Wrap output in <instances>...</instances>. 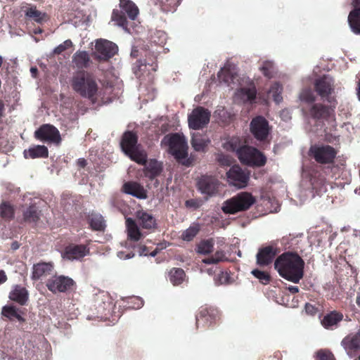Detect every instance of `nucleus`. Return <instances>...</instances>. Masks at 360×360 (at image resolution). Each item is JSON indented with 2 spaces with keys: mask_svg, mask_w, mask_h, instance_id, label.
<instances>
[{
  "mask_svg": "<svg viewBox=\"0 0 360 360\" xmlns=\"http://www.w3.org/2000/svg\"><path fill=\"white\" fill-rule=\"evenodd\" d=\"M126 227L128 238L134 241H138L141 238L142 233L134 219L131 218H127Z\"/></svg>",
  "mask_w": 360,
  "mask_h": 360,
  "instance_id": "7c9ffc66",
  "label": "nucleus"
},
{
  "mask_svg": "<svg viewBox=\"0 0 360 360\" xmlns=\"http://www.w3.org/2000/svg\"><path fill=\"white\" fill-rule=\"evenodd\" d=\"M199 231V228L197 225L191 226L186 230H185L182 235L181 238L185 241H191L197 235Z\"/></svg>",
  "mask_w": 360,
  "mask_h": 360,
  "instance_id": "c03bdc74",
  "label": "nucleus"
},
{
  "mask_svg": "<svg viewBox=\"0 0 360 360\" xmlns=\"http://www.w3.org/2000/svg\"><path fill=\"white\" fill-rule=\"evenodd\" d=\"M120 6L122 11L126 13L131 20H135L139 13L136 5L130 0H120Z\"/></svg>",
  "mask_w": 360,
  "mask_h": 360,
  "instance_id": "2f4dec72",
  "label": "nucleus"
},
{
  "mask_svg": "<svg viewBox=\"0 0 360 360\" xmlns=\"http://www.w3.org/2000/svg\"><path fill=\"white\" fill-rule=\"evenodd\" d=\"M7 280V276L4 271H0V284L5 283Z\"/></svg>",
  "mask_w": 360,
  "mask_h": 360,
  "instance_id": "4d7b16f0",
  "label": "nucleus"
},
{
  "mask_svg": "<svg viewBox=\"0 0 360 360\" xmlns=\"http://www.w3.org/2000/svg\"><path fill=\"white\" fill-rule=\"evenodd\" d=\"M22 11L26 17L34 20L38 23H41L48 20L46 13L38 11L36 6L25 5L22 6Z\"/></svg>",
  "mask_w": 360,
  "mask_h": 360,
  "instance_id": "393cba45",
  "label": "nucleus"
},
{
  "mask_svg": "<svg viewBox=\"0 0 360 360\" xmlns=\"http://www.w3.org/2000/svg\"><path fill=\"white\" fill-rule=\"evenodd\" d=\"M8 297L20 305H25L28 300L29 293L25 288L15 285L10 292Z\"/></svg>",
  "mask_w": 360,
  "mask_h": 360,
  "instance_id": "4be33fe9",
  "label": "nucleus"
},
{
  "mask_svg": "<svg viewBox=\"0 0 360 360\" xmlns=\"http://www.w3.org/2000/svg\"><path fill=\"white\" fill-rule=\"evenodd\" d=\"M214 242L212 239L200 241L197 246V252L202 255H207L212 252Z\"/></svg>",
  "mask_w": 360,
  "mask_h": 360,
  "instance_id": "a19ab883",
  "label": "nucleus"
},
{
  "mask_svg": "<svg viewBox=\"0 0 360 360\" xmlns=\"http://www.w3.org/2000/svg\"><path fill=\"white\" fill-rule=\"evenodd\" d=\"M112 20L116 22V25L127 30V20L124 15L118 11L114 10L112 13Z\"/></svg>",
  "mask_w": 360,
  "mask_h": 360,
  "instance_id": "37998d69",
  "label": "nucleus"
},
{
  "mask_svg": "<svg viewBox=\"0 0 360 360\" xmlns=\"http://www.w3.org/2000/svg\"><path fill=\"white\" fill-rule=\"evenodd\" d=\"M157 34H158L160 37H163V38H164V39H165V37H166V35H165V34L163 32L159 31V32H157Z\"/></svg>",
  "mask_w": 360,
  "mask_h": 360,
  "instance_id": "338daca9",
  "label": "nucleus"
},
{
  "mask_svg": "<svg viewBox=\"0 0 360 360\" xmlns=\"http://www.w3.org/2000/svg\"><path fill=\"white\" fill-rule=\"evenodd\" d=\"M210 115V112L202 107L193 109L188 117L189 128L195 130L202 129L209 123Z\"/></svg>",
  "mask_w": 360,
  "mask_h": 360,
  "instance_id": "6e6552de",
  "label": "nucleus"
},
{
  "mask_svg": "<svg viewBox=\"0 0 360 360\" xmlns=\"http://www.w3.org/2000/svg\"><path fill=\"white\" fill-rule=\"evenodd\" d=\"M39 219V211L34 205H30L23 211V219L26 222L35 223Z\"/></svg>",
  "mask_w": 360,
  "mask_h": 360,
  "instance_id": "f704fd0d",
  "label": "nucleus"
},
{
  "mask_svg": "<svg viewBox=\"0 0 360 360\" xmlns=\"http://www.w3.org/2000/svg\"><path fill=\"white\" fill-rule=\"evenodd\" d=\"M309 115L316 120L334 118V110L321 103H313L309 108Z\"/></svg>",
  "mask_w": 360,
  "mask_h": 360,
  "instance_id": "a211bd4d",
  "label": "nucleus"
},
{
  "mask_svg": "<svg viewBox=\"0 0 360 360\" xmlns=\"http://www.w3.org/2000/svg\"><path fill=\"white\" fill-rule=\"evenodd\" d=\"M352 5L354 10L349 14L348 22L352 31L360 34V0H353Z\"/></svg>",
  "mask_w": 360,
  "mask_h": 360,
  "instance_id": "aec40b11",
  "label": "nucleus"
},
{
  "mask_svg": "<svg viewBox=\"0 0 360 360\" xmlns=\"http://www.w3.org/2000/svg\"><path fill=\"white\" fill-rule=\"evenodd\" d=\"M73 284L74 281L72 278L68 276H58L49 279L46 286L50 291L56 293L57 292H65L70 289Z\"/></svg>",
  "mask_w": 360,
  "mask_h": 360,
  "instance_id": "2eb2a0df",
  "label": "nucleus"
},
{
  "mask_svg": "<svg viewBox=\"0 0 360 360\" xmlns=\"http://www.w3.org/2000/svg\"><path fill=\"white\" fill-rule=\"evenodd\" d=\"M260 71L263 75L268 77L271 78L276 72V68L272 61L265 60L259 68Z\"/></svg>",
  "mask_w": 360,
  "mask_h": 360,
  "instance_id": "ea45409f",
  "label": "nucleus"
},
{
  "mask_svg": "<svg viewBox=\"0 0 360 360\" xmlns=\"http://www.w3.org/2000/svg\"><path fill=\"white\" fill-rule=\"evenodd\" d=\"M300 99L302 101L313 104L315 101L316 96L313 91L309 89H304L300 94Z\"/></svg>",
  "mask_w": 360,
  "mask_h": 360,
  "instance_id": "49530a36",
  "label": "nucleus"
},
{
  "mask_svg": "<svg viewBox=\"0 0 360 360\" xmlns=\"http://www.w3.org/2000/svg\"><path fill=\"white\" fill-rule=\"evenodd\" d=\"M226 259L225 254L223 251H217L210 258L202 259V262L206 264H217Z\"/></svg>",
  "mask_w": 360,
  "mask_h": 360,
  "instance_id": "a18cd8bd",
  "label": "nucleus"
},
{
  "mask_svg": "<svg viewBox=\"0 0 360 360\" xmlns=\"http://www.w3.org/2000/svg\"><path fill=\"white\" fill-rule=\"evenodd\" d=\"M1 313L4 316L8 318L11 320L14 319H16L19 321H22L24 320L21 315L18 313V309L13 305L4 306L2 308Z\"/></svg>",
  "mask_w": 360,
  "mask_h": 360,
  "instance_id": "c9c22d12",
  "label": "nucleus"
},
{
  "mask_svg": "<svg viewBox=\"0 0 360 360\" xmlns=\"http://www.w3.org/2000/svg\"><path fill=\"white\" fill-rule=\"evenodd\" d=\"M161 145L167 146L169 153L177 161L183 165H188V144L187 140L184 135L178 133L167 135L162 139Z\"/></svg>",
  "mask_w": 360,
  "mask_h": 360,
  "instance_id": "7ed1b4c3",
  "label": "nucleus"
},
{
  "mask_svg": "<svg viewBox=\"0 0 360 360\" xmlns=\"http://www.w3.org/2000/svg\"><path fill=\"white\" fill-rule=\"evenodd\" d=\"M0 217L5 220H9L13 218L14 209L9 202H3L0 205Z\"/></svg>",
  "mask_w": 360,
  "mask_h": 360,
  "instance_id": "4c0bfd02",
  "label": "nucleus"
},
{
  "mask_svg": "<svg viewBox=\"0 0 360 360\" xmlns=\"http://www.w3.org/2000/svg\"><path fill=\"white\" fill-rule=\"evenodd\" d=\"M138 252L140 256H146L148 255L147 248L145 245L140 246L138 250Z\"/></svg>",
  "mask_w": 360,
  "mask_h": 360,
  "instance_id": "6e6d98bb",
  "label": "nucleus"
},
{
  "mask_svg": "<svg viewBox=\"0 0 360 360\" xmlns=\"http://www.w3.org/2000/svg\"><path fill=\"white\" fill-rule=\"evenodd\" d=\"M219 182L217 178L210 175H203L199 178L197 186L202 194L212 196L218 191Z\"/></svg>",
  "mask_w": 360,
  "mask_h": 360,
  "instance_id": "ddd939ff",
  "label": "nucleus"
},
{
  "mask_svg": "<svg viewBox=\"0 0 360 360\" xmlns=\"http://www.w3.org/2000/svg\"><path fill=\"white\" fill-rule=\"evenodd\" d=\"M211 141L209 137L199 132L191 134V144L193 150L199 153H205Z\"/></svg>",
  "mask_w": 360,
  "mask_h": 360,
  "instance_id": "412c9836",
  "label": "nucleus"
},
{
  "mask_svg": "<svg viewBox=\"0 0 360 360\" xmlns=\"http://www.w3.org/2000/svg\"><path fill=\"white\" fill-rule=\"evenodd\" d=\"M53 264L51 262H41L33 266L32 278L34 280L41 279L50 275L53 271Z\"/></svg>",
  "mask_w": 360,
  "mask_h": 360,
  "instance_id": "b1692460",
  "label": "nucleus"
},
{
  "mask_svg": "<svg viewBox=\"0 0 360 360\" xmlns=\"http://www.w3.org/2000/svg\"><path fill=\"white\" fill-rule=\"evenodd\" d=\"M315 90L322 99L332 103L334 98L330 94L334 90V80L328 76L324 75L316 80L314 83Z\"/></svg>",
  "mask_w": 360,
  "mask_h": 360,
  "instance_id": "9d476101",
  "label": "nucleus"
},
{
  "mask_svg": "<svg viewBox=\"0 0 360 360\" xmlns=\"http://www.w3.org/2000/svg\"><path fill=\"white\" fill-rule=\"evenodd\" d=\"M240 161L250 166H262L266 162V158L257 149L250 146H243L237 150Z\"/></svg>",
  "mask_w": 360,
  "mask_h": 360,
  "instance_id": "423d86ee",
  "label": "nucleus"
},
{
  "mask_svg": "<svg viewBox=\"0 0 360 360\" xmlns=\"http://www.w3.org/2000/svg\"><path fill=\"white\" fill-rule=\"evenodd\" d=\"M227 180L229 184L237 188H243L247 186L250 174L238 165H234L226 172Z\"/></svg>",
  "mask_w": 360,
  "mask_h": 360,
  "instance_id": "1a4fd4ad",
  "label": "nucleus"
},
{
  "mask_svg": "<svg viewBox=\"0 0 360 360\" xmlns=\"http://www.w3.org/2000/svg\"><path fill=\"white\" fill-rule=\"evenodd\" d=\"M219 276L220 277L221 279H224V281H225L226 280V274H224L223 272H221Z\"/></svg>",
  "mask_w": 360,
  "mask_h": 360,
  "instance_id": "69168bd1",
  "label": "nucleus"
},
{
  "mask_svg": "<svg viewBox=\"0 0 360 360\" xmlns=\"http://www.w3.org/2000/svg\"><path fill=\"white\" fill-rule=\"evenodd\" d=\"M136 217L143 229H151L156 226V221L153 214L144 210L138 211L136 212Z\"/></svg>",
  "mask_w": 360,
  "mask_h": 360,
  "instance_id": "cd10ccee",
  "label": "nucleus"
},
{
  "mask_svg": "<svg viewBox=\"0 0 360 360\" xmlns=\"http://www.w3.org/2000/svg\"><path fill=\"white\" fill-rule=\"evenodd\" d=\"M278 248L274 245H268L260 249L257 254V263L259 266H266L269 264L276 254Z\"/></svg>",
  "mask_w": 360,
  "mask_h": 360,
  "instance_id": "6ab92c4d",
  "label": "nucleus"
},
{
  "mask_svg": "<svg viewBox=\"0 0 360 360\" xmlns=\"http://www.w3.org/2000/svg\"><path fill=\"white\" fill-rule=\"evenodd\" d=\"M90 226L94 230L101 231L104 229L105 224L101 215L95 214L90 217Z\"/></svg>",
  "mask_w": 360,
  "mask_h": 360,
  "instance_id": "79ce46f5",
  "label": "nucleus"
},
{
  "mask_svg": "<svg viewBox=\"0 0 360 360\" xmlns=\"http://www.w3.org/2000/svg\"><path fill=\"white\" fill-rule=\"evenodd\" d=\"M35 137L44 142L58 144L61 141L59 131L53 126L44 124L35 133Z\"/></svg>",
  "mask_w": 360,
  "mask_h": 360,
  "instance_id": "f8f14e48",
  "label": "nucleus"
},
{
  "mask_svg": "<svg viewBox=\"0 0 360 360\" xmlns=\"http://www.w3.org/2000/svg\"><path fill=\"white\" fill-rule=\"evenodd\" d=\"M305 311L309 315H314L317 312V309L314 305L307 303L305 304Z\"/></svg>",
  "mask_w": 360,
  "mask_h": 360,
  "instance_id": "603ef678",
  "label": "nucleus"
},
{
  "mask_svg": "<svg viewBox=\"0 0 360 360\" xmlns=\"http://www.w3.org/2000/svg\"><path fill=\"white\" fill-rule=\"evenodd\" d=\"M23 154L25 158L34 159L46 158L48 157L49 152L46 146L37 145L25 150Z\"/></svg>",
  "mask_w": 360,
  "mask_h": 360,
  "instance_id": "c756f323",
  "label": "nucleus"
},
{
  "mask_svg": "<svg viewBox=\"0 0 360 360\" xmlns=\"http://www.w3.org/2000/svg\"><path fill=\"white\" fill-rule=\"evenodd\" d=\"M144 165H146L144 168L145 176L150 179L158 176L162 170V164L155 160H150L147 164L146 162Z\"/></svg>",
  "mask_w": 360,
  "mask_h": 360,
  "instance_id": "c85d7f7f",
  "label": "nucleus"
},
{
  "mask_svg": "<svg viewBox=\"0 0 360 360\" xmlns=\"http://www.w3.org/2000/svg\"><path fill=\"white\" fill-rule=\"evenodd\" d=\"M304 262L297 255L285 252L280 255L274 262V267L279 275L294 283H297L304 275Z\"/></svg>",
  "mask_w": 360,
  "mask_h": 360,
  "instance_id": "f257e3e1",
  "label": "nucleus"
},
{
  "mask_svg": "<svg viewBox=\"0 0 360 360\" xmlns=\"http://www.w3.org/2000/svg\"><path fill=\"white\" fill-rule=\"evenodd\" d=\"M74 91L84 98L94 100L98 93V84L95 78L89 73L82 71L75 74L70 80Z\"/></svg>",
  "mask_w": 360,
  "mask_h": 360,
  "instance_id": "f03ea898",
  "label": "nucleus"
},
{
  "mask_svg": "<svg viewBox=\"0 0 360 360\" xmlns=\"http://www.w3.org/2000/svg\"><path fill=\"white\" fill-rule=\"evenodd\" d=\"M280 116L285 121L290 119V114L288 110H283L281 112Z\"/></svg>",
  "mask_w": 360,
  "mask_h": 360,
  "instance_id": "5fc2aeb1",
  "label": "nucleus"
},
{
  "mask_svg": "<svg viewBox=\"0 0 360 360\" xmlns=\"http://www.w3.org/2000/svg\"><path fill=\"white\" fill-rule=\"evenodd\" d=\"M309 155L320 164H328L333 162L337 152L328 145H314L309 149Z\"/></svg>",
  "mask_w": 360,
  "mask_h": 360,
  "instance_id": "0eeeda50",
  "label": "nucleus"
},
{
  "mask_svg": "<svg viewBox=\"0 0 360 360\" xmlns=\"http://www.w3.org/2000/svg\"><path fill=\"white\" fill-rule=\"evenodd\" d=\"M357 96H358L359 100L360 101V79H359V82L358 83Z\"/></svg>",
  "mask_w": 360,
  "mask_h": 360,
  "instance_id": "0e129e2a",
  "label": "nucleus"
},
{
  "mask_svg": "<svg viewBox=\"0 0 360 360\" xmlns=\"http://www.w3.org/2000/svg\"><path fill=\"white\" fill-rule=\"evenodd\" d=\"M121 148L131 160L138 164L143 165L147 162V154L137 145V137L133 132L124 133L121 141Z\"/></svg>",
  "mask_w": 360,
  "mask_h": 360,
  "instance_id": "20e7f679",
  "label": "nucleus"
},
{
  "mask_svg": "<svg viewBox=\"0 0 360 360\" xmlns=\"http://www.w3.org/2000/svg\"><path fill=\"white\" fill-rule=\"evenodd\" d=\"M288 290L292 293H297L299 292V288L297 286L291 285L288 287Z\"/></svg>",
  "mask_w": 360,
  "mask_h": 360,
  "instance_id": "052dcab7",
  "label": "nucleus"
},
{
  "mask_svg": "<svg viewBox=\"0 0 360 360\" xmlns=\"http://www.w3.org/2000/svg\"><path fill=\"white\" fill-rule=\"evenodd\" d=\"M255 202L251 193L240 192L224 202L221 210L226 214H235L248 210Z\"/></svg>",
  "mask_w": 360,
  "mask_h": 360,
  "instance_id": "39448f33",
  "label": "nucleus"
},
{
  "mask_svg": "<svg viewBox=\"0 0 360 360\" xmlns=\"http://www.w3.org/2000/svg\"><path fill=\"white\" fill-rule=\"evenodd\" d=\"M134 254L131 252L125 253L124 252L120 251L117 252V257L121 259H127L134 257Z\"/></svg>",
  "mask_w": 360,
  "mask_h": 360,
  "instance_id": "864d4df0",
  "label": "nucleus"
},
{
  "mask_svg": "<svg viewBox=\"0 0 360 360\" xmlns=\"http://www.w3.org/2000/svg\"><path fill=\"white\" fill-rule=\"evenodd\" d=\"M316 354L319 360H335L333 354L329 351L320 350Z\"/></svg>",
  "mask_w": 360,
  "mask_h": 360,
  "instance_id": "8fccbe9b",
  "label": "nucleus"
},
{
  "mask_svg": "<svg viewBox=\"0 0 360 360\" xmlns=\"http://www.w3.org/2000/svg\"><path fill=\"white\" fill-rule=\"evenodd\" d=\"M250 130L257 139L264 140L267 137L269 132L268 122L263 117L258 116L252 120Z\"/></svg>",
  "mask_w": 360,
  "mask_h": 360,
  "instance_id": "f3484780",
  "label": "nucleus"
},
{
  "mask_svg": "<svg viewBox=\"0 0 360 360\" xmlns=\"http://www.w3.org/2000/svg\"><path fill=\"white\" fill-rule=\"evenodd\" d=\"M95 56L99 60H107L112 57L118 51L117 46L106 39H97L95 44Z\"/></svg>",
  "mask_w": 360,
  "mask_h": 360,
  "instance_id": "9b49d317",
  "label": "nucleus"
},
{
  "mask_svg": "<svg viewBox=\"0 0 360 360\" xmlns=\"http://www.w3.org/2000/svg\"><path fill=\"white\" fill-rule=\"evenodd\" d=\"M169 281L174 285L181 284L185 276V273L183 269L179 268H174L169 271Z\"/></svg>",
  "mask_w": 360,
  "mask_h": 360,
  "instance_id": "e433bc0d",
  "label": "nucleus"
},
{
  "mask_svg": "<svg viewBox=\"0 0 360 360\" xmlns=\"http://www.w3.org/2000/svg\"><path fill=\"white\" fill-rule=\"evenodd\" d=\"M122 190L125 193L139 199H146L147 198L146 191L136 182L130 181L125 183L123 185Z\"/></svg>",
  "mask_w": 360,
  "mask_h": 360,
  "instance_id": "5701e85b",
  "label": "nucleus"
},
{
  "mask_svg": "<svg viewBox=\"0 0 360 360\" xmlns=\"http://www.w3.org/2000/svg\"><path fill=\"white\" fill-rule=\"evenodd\" d=\"M342 319L343 314L342 313L333 311L323 317L321 323L325 328L333 329Z\"/></svg>",
  "mask_w": 360,
  "mask_h": 360,
  "instance_id": "bb28decb",
  "label": "nucleus"
},
{
  "mask_svg": "<svg viewBox=\"0 0 360 360\" xmlns=\"http://www.w3.org/2000/svg\"><path fill=\"white\" fill-rule=\"evenodd\" d=\"M341 346L350 358L354 357L360 349V329L345 336L341 341Z\"/></svg>",
  "mask_w": 360,
  "mask_h": 360,
  "instance_id": "4468645a",
  "label": "nucleus"
},
{
  "mask_svg": "<svg viewBox=\"0 0 360 360\" xmlns=\"http://www.w3.org/2000/svg\"><path fill=\"white\" fill-rule=\"evenodd\" d=\"M283 88L278 82H275L268 91V96H271L276 103L282 101L283 97L281 96Z\"/></svg>",
  "mask_w": 360,
  "mask_h": 360,
  "instance_id": "58836bf2",
  "label": "nucleus"
},
{
  "mask_svg": "<svg viewBox=\"0 0 360 360\" xmlns=\"http://www.w3.org/2000/svg\"><path fill=\"white\" fill-rule=\"evenodd\" d=\"M72 63L78 68H87L90 63L89 53L85 51H77L72 56Z\"/></svg>",
  "mask_w": 360,
  "mask_h": 360,
  "instance_id": "72a5a7b5",
  "label": "nucleus"
},
{
  "mask_svg": "<svg viewBox=\"0 0 360 360\" xmlns=\"http://www.w3.org/2000/svg\"><path fill=\"white\" fill-rule=\"evenodd\" d=\"M3 110H4V103H3V102L0 100V117L2 115Z\"/></svg>",
  "mask_w": 360,
  "mask_h": 360,
  "instance_id": "e2e57ef3",
  "label": "nucleus"
},
{
  "mask_svg": "<svg viewBox=\"0 0 360 360\" xmlns=\"http://www.w3.org/2000/svg\"><path fill=\"white\" fill-rule=\"evenodd\" d=\"M134 300L137 302V306L136 307H133L134 308L139 309V308L141 307L143 305V300L141 298L135 297Z\"/></svg>",
  "mask_w": 360,
  "mask_h": 360,
  "instance_id": "bf43d9fd",
  "label": "nucleus"
},
{
  "mask_svg": "<svg viewBox=\"0 0 360 360\" xmlns=\"http://www.w3.org/2000/svg\"><path fill=\"white\" fill-rule=\"evenodd\" d=\"M356 302L358 304V306L360 307V295L357 296Z\"/></svg>",
  "mask_w": 360,
  "mask_h": 360,
  "instance_id": "774afa93",
  "label": "nucleus"
},
{
  "mask_svg": "<svg viewBox=\"0 0 360 360\" xmlns=\"http://www.w3.org/2000/svg\"><path fill=\"white\" fill-rule=\"evenodd\" d=\"M73 45L72 41L70 39H67L63 43L59 44L53 50V53L56 55L60 54L66 49L72 47Z\"/></svg>",
  "mask_w": 360,
  "mask_h": 360,
  "instance_id": "09e8293b",
  "label": "nucleus"
},
{
  "mask_svg": "<svg viewBox=\"0 0 360 360\" xmlns=\"http://www.w3.org/2000/svg\"><path fill=\"white\" fill-rule=\"evenodd\" d=\"M30 72H31L32 75L34 77H36V75H37V72H38V70H37V68H35V67H32V68H30Z\"/></svg>",
  "mask_w": 360,
  "mask_h": 360,
  "instance_id": "680f3d73",
  "label": "nucleus"
},
{
  "mask_svg": "<svg viewBox=\"0 0 360 360\" xmlns=\"http://www.w3.org/2000/svg\"><path fill=\"white\" fill-rule=\"evenodd\" d=\"M252 274L257 278L262 284H267L270 281V276L269 275L264 271L258 270V269H254L252 271Z\"/></svg>",
  "mask_w": 360,
  "mask_h": 360,
  "instance_id": "de8ad7c7",
  "label": "nucleus"
},
{
  "mask_svg": "<svg viewBox=\"0 0 360 360\" xmlns=\"http://www.w3.org/2000/svg\"><path fill=\"white\" fill-rule=\"evenodd\" d=\"M257 91L255 86L241 88L235 94V99L243 103H252L256 98Z\"/></svg>",
  "mask_w": 360,
  "mask_h": 360,
  "instance_id": "a878e982",
  "label": "nucleus"
},
{
  "mask_svg": "<svg viewBox=\"0 0 360 360\" xmlns=\"http://www.w3.org/2000/svg\"><path fill=\"white\" fill-rule=\"evenodd\" d=\"M89 252V248L86 245L71 244L65 248L62 257L68 260H79L88 255Z\"/></svg>",
  "mask_w": 360,
  "mask_h": 360,
  "instance_id": "dca6fc26",
  "label": "nucleus"
},
{
  "mask_svg": "<svg viewBox=\"0 0 360 360\" xmlns=\"http://www.w3.org/2000/svg\"><path fill=\"white\" fill-rule=\"evenodd\" d=\"M77 165L80 167H84L86 165V160L84 158H79L77 160Z\"/></svg>",
  "mask_w": 360,
  "mask_h": 360,
  "instance_id": "13d9d810",
  "label": "nucleus"
},
{
  "mask_svg": "<svg viewBox=\"0 0 360 360\" xmlns=\"http://www.w3.org/2000/svg\"><path fill=\"white\" fill-rule=\"evenodd\" d=\"M217 160L222 165H229L231 162L230 158L223 154L219 155Z\"/></svg>",
  "mask_w": 360,
  "mask_h": 360,
  "instance_id": "3c124183",
  "label": "nucleus"
},
{
  "mask_svg": "<svg viewBox=\"0 0 360 360\" xmlns=\"http://www.w3.org/2000/svg\"><path fill=\"white\" fill-rule=\"evenodd\" d=\"M236 75L235 66L228 63L220 70L218 77L220 79L229 84L231 82L233 81Z\"/></svg>",
  "mask_w": 360,
  "mask_h": 360,
  "instance_id": "473e14b6",
  "label": "nucleus"
}]
</instances>
